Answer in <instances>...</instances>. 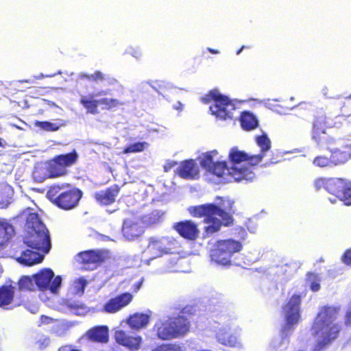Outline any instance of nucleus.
Returning a JSON list of instances; mask_svg holds the SVG:
<instances>
[{
	"instance_id": "cd10ccee",
	"label": "nucleus",
	"mask_w": 351,
	"mask_h": 351,
	"mask_svg": "<svg viewBox=\"0 0 351 351\" xmlns=\"http://www.w3.org/2000/svg\"><path fill=\"white\" fill-rule=\"evenodd\" d=\"M239 120L241 128L246 131L254 130L258 126V119L250 112H243L240 115Z\"/></svg>"
},
{
	"instance_id": "7c9ffc66",
	"label": "nucleus",
	"mask_w": 351,
	"mask_h": 351,
	"mask_svg": "<svg viewBox=\"0 0 351 351\" xmlns=\"http://www.w3.org/2000/svg\"><path fill=\"white\" fill-rule=\"evenodd\" d=\"M17 286L20 291H34L36 288L33 276H21L17 282Z\"/></svg>"
},
{
	"instance_id": "864d4df0",
	"label": "nucleus",
	"mask_w": 351,
	"mask_h": 351,
	"mask_svg": "<svg viewBox=\"0 0 351 351\" xmlns=\"http://www.w3.org/2000/svg\"><path fill=\"white\" fill-rule=\"evenodd\" d=\"M6 188H7V186H0V199H3V195H2L3 191L4 189H5Z\"/></svg>"
},
{
	"instance_id": "37998d69",
	"label": "nucleus",
	"mask_w": 351,
	"mask_h": 351,
	"mask_svg": "<svg viewBox=\"0 0 351 351\" xmlns=\"http://www.w3.org/2000/svg\"><path fill=\"white\" fill-rule=\"evenodd\" d=\"M152 351H182V348L176 343H163L156 346Z\"/></svg>"
},
{
	"instance_id": "a19ab883",
	"label": "nucleus",
	"mask_w": 351,
	"mask_h": 351,
	"mask_svg": "<svg viewBox=\"0 0 351 351\" xmlns=\"http://www.w3.org/2000/svg\"><path fill=\"white\" fill-rule=\"evenodd\" d=\"M313 164L315 167H333L331 157H327L326 156L319 155L314 158L313 160Z\"/></svg>"
},
{
	"instance_id": "0eeeda50",
	"label": "nucleus",
	"mask_w": 351,
	"mask_h": 351,
	"mask_svg": "<svg viewBox=\"0 0 351 351\" xmlns=\"http://www.w3.org/2000/svg\"><path fill=\"white\" fill-rule=\"evenodd\" d=\"M243 249L241 241L233 239L217 240L210 250V258L215 264L223 267L232 265L233 256Z\"/></svg>"
},
{
	"instance_id": "39448f33",
	"label": "nucleus",
	"mask_w": 351,
	"mask_h": 351,
	"mask_svg": "<svg viewBox=\"0 0 351 351\" xmlns=\"http://www.w3.org/2000/svg\"><path fill=\"white\" fill-rule=\"evenodd\" d=\"M27 234L24 239L27 246L47 254L51 249L49 232L38 215L30 213L26 217Z\"/></svg>"
},
{
	"instance_id": "5fc2aeb1",
	"label": "nucleus",
	"mask_w": 351,
	"mask_h": 351,
	"mask_svg": "<svg viewBox=\"0 0 351 351\" xmlns=\"http://www.w3.org/2000/svg\"><path fill=\"white\" fill-rule=\"evenodd\" d=\"M208 51L209 52H210L211 53H213V54H217L219 53L218 50L214 49H211V48H208Z\"/></svg>"
},
{
	"instance_id": "412c9836",
	"label": "nucleus",
	"mask_w": 351,
	"mask_h": 351,
	"mask_svg": "<svg viewBox=\"0 0 351 351\" xmlns=\"http://www.w3.org/2000/svg\"><path fill=\"white\" fill-rule=\"evenodd\" d=\"M133 299L132 293L125 292L110 299L103 307V311L108 313H115L128 306Z\"/></svg>"
},
{
	"instance_id": "6ab92c4d",
	"label": "nucleus",
	"mask_w": 351,
	"mask_h": 351,
	"mask_svg": "<svg viewBox=\"0 0 351 351\" xmlns=\"http://www.w3.org/2000/svg\"><path fill=\"white\" fill-rule=\"evenodd\" d=\"M173 228L180 237L188 241L196 240L199 234L197 224L190 219L175 223Z\"/></svg>"
},
{
	"instance_id": "9b49d317",
	"label": "nucleus",
	"mask_w": 351,
	"mask_h": 351,
	"mask_svg": "<svg viewBox=\"0 0 351 351\" xmlns=\"http://www.w3.org/2000/svg\"><path fill=\"white\" fill-rule=\"evenodd\" d=\"M301 295H293L284 305L285 322L282 327V332L287 335L296 325L300 318Z\"/></svg>"
},
{
	"instance_id": "20e7f679",
	"label": "nucleus",
	"mask_w": 351,
	"mask_h": 351,
	"mask_svg": "<svg viewBox=\"0 0 351 351\" xmlns=\"http://www.w3.org/2000/svg\"><path fill=\"white\" fill-rule=\"evenodd\" d=\"M78 158L75 149L67 154L56 155L47 161L45 168L36 167L34 170V178L41 182L47 179L66 176L69 173V168L77 162Z\"/></svg>"
},
{
	"instance_id": "09e8293b",
	"label": "nucleus",
	"mask_w": 351,
	"mask_h": 351,
	"mask_svg": "<svg viewBox=\"0 0 351 351\" xmlns=\"http://www.w3.org/2000/svg\"><path fill=\"white\" fill-rule=\"evenodd\" d=\"M341 259L345 265L351 266V247L343 252Z\"/></svg>"
},
{
	"instance_id": "c85d7f7f",
	"label": "nucleus",
	"mask_w": 351,
	"mask_h": 351,
	"mask_svg": "<svg viewBox=\"0 0 351 351\" xmlns=\"http://www.w3.org/2000/svg\"><path fill=\"white\" fill-rule=\"evenodd\" d=\"M164 216L165 212L155 210L144 215L142 218V221L145 227H153L161 223L164 219Z\"/></svg>"
},
{
	"instance_id": "9d476101",
	"label": "nucleus",
	"mask_w": 351,
	"mask_h": 351,
	"mask_svg": "<svg viewBox=\"0 0 351 351\" xmlns=\"http://www.w3.org/2000/svg\"><path fill=\"white\" fill-rule=\"evenodd\" d=\"M207 96L208 99H205L206 103L211 100L214 101L210 106V110L213 115L221 120L233 118L232 110H235V107L228 97L221 95L215 89L211 90Z\"/></svg>"
},
{
	"instance_id": "5701e85b",
	"label": "nucleus",
	"mask_w": 351,
	"mask_h": 351,
	"mask_svg": "<svg viewBox=\"0 0 351 351\" xmlns=\"http://www.w3.org/2000/svg\"><path fill=\"white\" fill-rule=\"evenodd\" d=\"M86 337L90 341L106 343L109 340V329L107 326H96L86 331Z\"/></svg>"
},
{
	"instance_id": "4c0bfd02",
	"label": "nucleus",
	"mask_w": 351,
	"mask_h": 351,
	"mask_svg": "<svg viewBox=\"0 0 351 351\" xmlns=\"http://www.w3.org/2000/svg\"><path fill=\"white\" fill-rule=\"evenodd\" d=\"M339 200L346 206H351V181H346Z\"/></svg>"
},
{
	"instance_id": "7ed1b4c3",
	"label": "nucleus",
	"mask_w": 351,
	"mask_h": 351,
	"mask_svg": "<svg viewBox=\"0 0 351 351\" xmlns=\"http://www.w3.org/2000/svg\"><path fill=\"white\" fill-rule=\"evenodd\" d=\"M195 310L193 306L187 305L175 317H169L166 321L156 325V335L161 340H171L182 337L191 329V316L194 315Z\"/></svg>"
},
{
	"instance_id": "f3484780",
	"label": "nucleus",
	"mask_w": 351,
	"mask_h": 351,
	"mask_svg": "<svg viewBox=\"0 0 351 351\" xmlns=\"http://www.w3.org/2000/svg\"><path fill=\"white\" fill-rule=\"evenodd\" d=\"M115 341L130 351H136L140 349L142 343V337L140 335L131 334L123 330L114 332Z\"/></svg>"
},
{
	"instance_id": "1a4fd4ad",
	"label": "nucleus",
	"mask_w": 351,
	"mask_h": 351,
	"mask_svg": "<svg viewBox=\"0 0 351 351\" xmlns=\"http://www.w3.org/2000/svg\"><path fill=\"white\" fill-rule=\"evenodd\" d=\"M228 159L231 163L229 170L230 176L234 181L252 180L254 173L247 167L242 166V162H246L247 154L239 150L237 147H232L229 152Z\"/></svg>"
},
{
	"instance_id": "8fccbe9b",
	"label": "nucleus",
	"mask_w": 351,
	"mask_h": 351,
	"mask_svg": "<svg viewBox=\"0 0 351 351\" xmlns=\"http://www.w3.org/2000/svg\"><path fill=\"white\" fill-rule=\"evenodd\" d=\"M178 165V162L176 161H173V160H169V161H167L163 168H164V171L167 173V172H169L171 169L173 167H174L175 166H176Z\"/></svg>"
},
{
	"instance_id": "f8f14e48",
	"label": "nucleus",
	"mask_w": 351,
	"mask_h": 351,
	"mask_svg": "<svg viewBox=\"0 0 351 351\" xmlns=\"http://www.w3.org/2000/svg\"><path fill=\"white\" fill-rule=\"evenodd\" d=\"M36 287L40 291L50 290L51 293H57L61 285L62 278L60 276L54 277L53 271L49 268L40 270L33 275Z\"/></svg>"
},
{
	"instance_id": "c03bdc74",
	"label": "nucleus",
	"mask_w": 351,
	"mask_h": 351,
	"mask_svg": "<svg viewBox=\"0 0 351 351\" xmlns=\"http://www.w3.org/2000/svg\"><path fill=\"white\" fill-rule=\"evenodd\" d=\"M343 326L346 328H351V300L346 306L343 317Z\"/></svg>"
},
{
	"instance_id": "4be33fe9",
	"label": "nucleus",
	"mask_w": 351,
	"mask_h": 351,
	"mask_svg": "<svg viewBox=\"0 0 351 351\" xmlns=\"http://www.w3.org/2000/svg\"><path fill=\"white\" fill-rule=\"evenodd\" d=\"M176 173L184 179H195L199 176V169L194 160H185L180 163Z\"/></svg>"
},
{
	"instance_id": "6e6d98bb",
	"label": "nucleus",
	"mask_w": 351,
	"mask_h": 351,
	"mask_svg": "<svg viewBox=\"0 0 351 351\" xmlns=\"http://www.w3.org/2000/svg\"><path fill=\"white\" fill-rule=\"evenodd\" d=\"M67 348L68 347L66 346H62V347L59 348V351H65L67 349Z\"/></svg>"
},
{
	"instance_id": "423d86ee",
	"label": "nucleus",
	"mask_w": 351,
	"mask_h": 351,
	"mask_svg": "<svg viewBox=\"0 0 351 351\" xmlns=\"http://www.w3.org/2000/svg\"><path fill=\"white\" fill-rule=\"evenodd\" d=\"M64 184L51 185L47 192V197L58 208L69 210L78 206L83 192L76 187L64 189Z\"/></svg>"
},
{
	"instance_id": "79ce46f5",
	"label": "nucleus",
	"mask_w": 351,
	"mask_h": 351,
	"mask_svg": "<svg viewBox=\"0 0 351 351\" xmlns=\"http://www.w3.org/2000/svg\"><path fill=\"white\" fill-rule=\"evenodd\" d=\"M265 154L263 153H260L256 155H249L247 154V160H246L247 166L250 169V167L256 166L258 165L264 158Z\"/></svg>"
},
{
	"instance_id": "6e6552de",
	"label": "nucleus",
	"mask_w": 351,
	"mask_h": 351,
	"mask_svg": "<svg viewBox=\"0 0 351 351\" xmlns=\"http://www.w3.org/2000/svg\"><path fill=\"white\" fill-rule=\"evenodd\" d=\"M332 120L324 113H317L311 121V138L319 145H334L336 137L333 134Z\"/></svg>"
},
{
	"instance_id": "473e14b6",
	"label": "nucleus",
	"mask_w": 351,
	"mask_h": 351,
	"mask_svg": "<svg viewBox=\"0 0 351 351\" xmlns=\"http://www.w3.org/2000/svg\"><path fill=\"white\" fill-rule=\"evenodd\" d=\"M34 126L45 132H56L61 128L62 124L47 121H36L34 122Z\"/></svg>"
},
{
	"instance_id": "a18cd8bd",
	"label": "nucleus",
	"mask_w": 351,
	"mask_h": 351,
	"mask_svg": "<svg viewBox=\"0 0 351 351\" xmlns=\"http://www.w3.org/2000/svg\"><path fill=\"white\" fill-rule=\"evenodd\" d=\"M9 230L14 231L12 226L7 221H0V239H5V236Z\"/></svg>"
},
{
	"instance_id": "58836bf2",
	"label": "nucleus",
	"mask_w": 351,
	"mask_h": 351,
	"mask_svg": "<svg viewBox=\"0 0 351 351\" xmlns=\"http://www.w3.org/2000/svg\"><path fill=\"white\" fill-rule=\"evenodd\" d=\"M215 154H217V150L208 152L204 154L200 162L201 166L208 171V169H210V168L215 163L213 161V155Z\"/></svg>"
},
{
	"instance_id": "393cba45",
	"label": "nucleus",
	"mask_w": 351,
	"mask_h": 351,
	"mask_svg": "<svg viewBox=\"0 0 351 351\" xmlns=\"http://www.w3.org/2000/svg\"><path fill=\"white\" fill-rule=\"evenodd\" d=\"M43 258V255L39 252L27 249L23 251L21 255L16 260L22 265L32 266L41 263Z\"/></svg>"
},
{
	"instance_id": "dca6fc26",
	"label": "nucleus",
	"mask_w": 351,
	"mask_h": 351,
	"mask_svg": "<svg viewBox=\"0 0 351 351\" xmlns=\"http://www.w3.org/2000/svg\"><path fill=\"white\" fill-rule=\"evenodd\" d=\"M142 219L128 218L123 222L122 233L128 241L137 239L145 232V226L143 225Z\"/></svg>"
},
{
	"instance_id": "4d7b16f0",
	"label": "nucleus",
	"mask_w": 351,
	"mask_h": 351,
	"mask_svg": "<svg viewBox=\"0 0 351 351\" xmlns=\"http://www.w3.org/2000/svg\"><path fill=\"white\" fill-rule=\"evenodd\" d=\"M244 48H245V46H242V47H241V48H240V49L237 51V55H238V54H239V53L241 52V51H242Z\"/></svg>"
},
{
	"instance_id": "a211bd4d",
	"label": "nucleus",
	"mask_w": 351,
	"mask_h": 351,
	"mask_svg": "<svg viewBox=\"0 0 351 351\" xmlns=\"http://www.w3.org/2000/svg\"><path fill=\"white\" fill-rule=\"evenodd\" d=\"M77 261L84 267H89L90 265H98L108 258V254L101 250H86L77 255Z\"/></svg>"
},
{
	"instance_id": "4468645a",
	"label": "nucleus",
	"mask_w": 351,
	"mask_h": 351,
	"mask_svg": "<svg viewBox=\"0 0 351 351\" xmlns=\"http://www.w3.org/2000/svg\"><path fill=\"white\" fill-rule=\"evenodd\" d=\"M347 180L341 178H317L313 185L317 191L324 189L328 193L339 199Z\"/></svg>"
},
{
	"instance_id": "b1692460",
	"label": "nucleus",
	"mask_w": 351,
	"mask_h": 351,
	"mask_svg": "<svg viewBox=\"0 0 351 351\" xmlns=\"http://www.w3.org/2000/svg\"><path fill=\"white\" fill-rule=\"evenodd\" d=\"M330 157L333 166L344 164L351 159V145H346L330 150Z\"/></svg>"
},
{
	"instance_id": "a878e982",
	"label": "nucleus",
	"mask_w": 351,
	"mask_h": 351,
	"mask_svg": "<svg viewBox=\"0 0 351 351\" xmlns=\"http://www.w3.org/2000/svg\"><path fill=\"white\" fill-rule=\"evenodd\" d=\"M150 315L143 313H135L128 317L126 320L129 326L134 330L145 328L149 322Z\"/></svg>"
},
{
	"instance_id": "f704fd0d",
	"label": "nucleus",
	"mask_w": 351,
	"mask_h": 351,
	"mask_svg": "<svg viewBox=\"0 0 351 351\" xmlns=\"http://www.w3.org/2000/svg\"><path fill=\"white\" fill-rule=\"evenodd\" d=\"M256 143L261 148V153H265L271 148V141L265 134L256 137Z\"/></svg>"
},
{
	"instance_id": "ea45409f",
	"label": "nucleus",
	"mask_w": 351,
	"mask_h": 351,
	"mask_svg": "<svg viewBox=\"0 0 351 351\" xmlns=\"http://www.w3.org/2000/svg\"><path fill=\"white\" fill-rule=\"evenodd\" d=\"M80 77L89 82H99L106 80V75L100 71H95L92 74H82Z\"/></svg>"
},
{
	"instance_id": "f257e3e1",
	"label": "nucleus",
	"mask_w": 351,
	"mask_h": 351,
	"mask_svg": "<svg viewBox=\"0 0 351 351\" xmlns=\"http://www.w3.org/2000/svg\"><path fill=\"white\" fill-rule=\"evenodd\" d=\"M341 313L339 305H324L319 311L311 327V335L320 339L317 346L322 348L337 339L342 330L338 319Z\"/></svg>"
},
{
	"instance_id": "aec40b11",
	"label": "nucleus",
	"mask_w": 351,
	"mask_h": 351,
	"mask_svg": "<svg viewBox=\"0 0 351 351\" xmlns=\"http://www.w3.org/2000/svg\"><path fill=\"white\" fill-rule=\"evenodd\" d=\"M120 191L121 187L118 184H113L104 189L96 191L93 197L100 206H110L116 202Z\"/></svg>"
},
{
	"instance_id": "2f4dec72",
	"label": "nucleus",
	"mask_w": 351,
	"mask_h": 351,
	"mask_svg": "<svg viewBox=\"0 0 351 351\" xmlns=\"http://www.w3.org/2000/svg\"><path fill=\"white\" fill-rule=\"evenodd\" d=\"M229 170L230 168L228 167L226 161H217L210 168V169H208V171L219 178H223L226 174L230 176Z\"/></svg>"
},
{
	"instance_id": "c756f323",
	"label": "nucleus",
	"mask_w": 351,
	"mask_h": 351,
	"mask_svg": "<svg viewBox=\"0 0 351 351\" xmlns=\"http://www.w3.org/2000/svg\"><path fill=\"white\" fill-rule=\"evenodd\" d=\"M218 341L226 346L234 347L238 343L237 337L226 329H221L217 334Z\"/></svg>"
},
{
	"instance_id": "c9c22d12",
	"label": "nucleus",
	"mask_w": 351,
	"mask_h": 351,
	"mask_svg": "<svg viewBox=\"0 0 351 351\" xmlns=\"http://www.w3.org/2000/svg\"><path fill=\"white\" fill-rule=\"evenodd\" d=\"M99 104L104 105L103 109L110 110L123 105V103L117 99L104 97L99 99Z\"/></svg>"
},
{
	"instance_id": "603ef678",
	"label": "nucleus",
	"mask_w": 351,
	"mask_h": 351,
	"mask_svg": "<svg viewBox=\"0 0 351 351\" xmlns=\"http://www.w3.org/2000/svg\"><path fill=\"white\" fill-rule=\"evenodd\" d=\"M280 161V160H279V159L272 158L269 160V161L267 162V164L268 165L276 164V163L279 162Z\"/></svg>"
},
{
	"instance_id": "de8ad7c7",
	"label": "nucleus",
	"mask_w": 351,
	"mask_h": 351,
	"mask_svg": "<svg viewBox=\"0 0 351 351\" xmlns=\"http://www.w3.org/2000/svg\"><path fill=\"white\" fill-rule=\"evenodd\" d=\"M49 343L50 339L49 337L42 336L35 342V344L36 345L38 350H43L49 346Z\"/></svg>"
},
{
	"instance_id": "2eb2a0df",
	"label": "nucleus",
	"mask_w": 351,
	"mask_h": 351,
	"mask_svg": "<svg viewBox=\"0 0 351 351\" xmlns=\"http://www.w3.org/2000/svg\"><path fill=\"white\" fill-rule=\"evenodd\" d=\"M15 293L16 287L12 280L0 285V308L8 310L19 306L22 302L16 300Z\"/></svg>"
},
{
	"instance_id": "f03ea898",
	"label": "nucleus",
	"mask_w": 351,
	"mask_h": 351,
	"mask_svg": "<svg viewBox=\"0 0 351 351\" xmlns=\"http://www.w3.org/2000/svg\"><path fill=\"white\" fill-rule=\"evenodd\" d=\"M227 203L228 208H222L210 203L191 206L189 208V212L193 217H204V223L206 224L204 228V238L210 237L219 232L223 226H229L233 223V202L228 200Z\"/></svg>"
},
{
	"instance_id": "3c124183",
	"label": "nucleus",
	"mask_w": 351,
	"mask_h": 351,
	"mask_svg": "<svg viewBox=\"0 0 351 351\" xmlns=\"http://www.w3.org/2000/svg\"><path fill=\"white\" fill-rule=\"evenodd\" d=\"M141 285H142V280L138 281L136 283H135L134 285V291H137L140 289V287H141Z\"/></svg>"
},
{
	"instance_id": "13d9d810",
	"label": "nucleus",
	"mask_w": 351,
	"mask_h": 351,
	"mask_svg": "<svg viewBox=\"0 0 351 351\" xmlns=\"http://www.w3.org/2000/svg\"><path fill=\"white\" fill-rule=\"evenodd\" d=\"M104 95V92H103V91H101V92H100L99 94H97V95Z\"/></svg>"
},
{
	"instance_id": "bb28decb",
	"label": "nucleus",
	"mask_w": 351,
	"mask_h": 351,
	"mask_svg": "<svg viewBox=\"0 0 351 351\" xmlns=\"http://www.w3.org/2000/svg\"><path fill=\"white\" fill-rule=\"evenodd\" d=\"M80 104L85 108L86 113L91 114L99 113V99H94L93 95H82Z\"/></svg>"
},
{
	"instance_id": "e433bc0d",
	"label": "nucleus",
	"mask_w": 351,
	"mask_h": 351,
	"mask_svg": "<svg viewBox=\"0 0 351 351\" xmlns=\"http://www.w3.org/2000/svg\"><path fill=\"white\" fill-rule=\"evenodd\" d=\"M306 281L309 284L310 288L313 291L316 292L320 289V278L317 274L313 272L307 273Z\"/></svg>"
},
{
	"instance_id": "ddd939ff",
	"label": "nucleus",
	"mask_w": 351,
	"mask_h": 351,
	"mask_svg": "<svg viewBox=\"0 0 351 351\" xmlns=\"http://www.w3.org/2000/svg\"><path fill=\"white\" fill-rule=\"evenodd\" d=\"M176 244V241L169 237H152L149 239L147 249L153 256L160 257L173 253L177 247Z\"/></svg>"
},
{
	"instance_id": "72a5a7b5",
	"label": "nucleus",
	"mask_w": 351,
	"mask_h": 351,
	"mask_svg": "<svg viewBox=\"0 0 351 351\" xmlns=\"http://www.w3.org/2000/svg\"><path fill=\"white\" fill-rule=\"evenodd\" d=\"M149 145L147 142H136L124 147L122 153L128 154L130 153L141 152Z\"/></svg>"
},
{
	"instance_id": "49530a36",
	"label": "nucleus",
	"mask_w": 351,
	"mask_h": 351,
	"mask_svg": "<svg viewBox=\"0 0 351 351\" xmlns=\"http://www.w3.org/2000/svg\"><path fill=\"white\" fill-rule=\"evenodd\" d=\"M75 293L83 294L87 285V281L83 278H80L75 280Z\"/></svg>"
}]
</instances>
